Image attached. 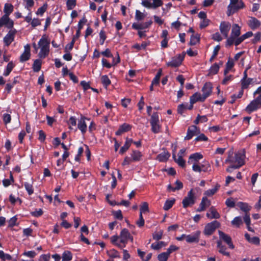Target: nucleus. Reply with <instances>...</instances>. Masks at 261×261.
Segmentation results:
<instances>
[{
    "mask_svg": "<svg viewBox=\"0 0 261 261\" xmlns=\"http://www.w3.org/2000/svg\"><path fill=\"white\" fill-rule=\"evenodd\" d=\"M13 6L11 4L6 3L4 7V12L5 13L4 15H7V16H9V15L13 11Z\"/></svg>",
    "mask_w": 261,
    "mask_h": 261,
    "instance_id": "obj_33",
    "label": "nucleus"
},
{
    "mask_svg": "<svg viewBox=\"0 0 261 261\" xmlns=\"http://www.w3.org/2000/svg\"><path fill=\"white\" fill-rule=\"evenodd\" d=\"M202 168V171L207 172L210 168V165L207 161H203L201 164H199Z\"/></svg>",
    "mask_w": 261,
    "mask_h": 261,
    "instance_id": "obj_45",
    "label": "nucleus"
},
{
    "mask_svg": "<svg viewBox=\"0 0 261 261\" xmlns=\"http://www.w3.org/2000/svg\"><path fill=\"white\" fill-rule=\"evenodd\" d=\"M169 254L167 252H163L160 254H159L158 258L159 261H167Z\"/></svg>",
    "mask_w": 261,
    "mask_h": 261,
    "instance_id": "obj_46",
    "label": "nucleus"
},
{
    "mask_svg": "<svg viewBox=\"0 0 261 261\" xmlns=\"http://www.w3.org/2000/svg\"><path fill=\"white\" fill-rule=\"evenodd\" d=\"M132 143L133 140L132 139L126 138L125 144L120 149L119 153L121 154L124 153L129 148Z\"/></svg>",
    "mask_w": 261,
    "mask_h": 261,
    "instance_id": "obj_30",
    "label": "nucleus"
},
{
    "mask_svg": "<svg viewBox=\"0 0 261 261\" xmlns=\"http://www.w3.org/2000/svg\"><path fill=\"white\" fill-rule=\"evenodd\" d=\"M203 155L200 153H195L193 154H192L189 156V161L188 163L189 164L190 163H193L194 162L198 163V162L202 159Z\"/></svg>",
    "mask_w": 261,
    "mask_h": 261,
    "instance_id": "obj_25",
    "label": "nucleus"
},
{
    "mask_svg": "<svg viewBox=\"0 0 261 261\" xmlns=\"http://www.w3.org/2000/svg\"><path fill=\"white\" fill-rule=\"evenodd\" d=\"M192 165V170L196 172H201L202 171V168L201 166L198 163L194 162Z\"/></svg>",
    "mask_w": 261,
    "mask_h": 261,
    "instance_id": "obj_52",
    "label": "nucleus"
},
{
    "mask_svg": "<svg viewBox=\"0 0 261 261\" xmlns=\"http://www.w3.org/2000/svg\"><path fill=\"white\" fill-rule=\"evenodd\" d=\"M110 239H111V243L113 245H115L116 246H117V247H118L120 249L123 248L122 245L120 242V241L119 242L118 241V240L120 239L119 236L117 235L113 236L111 237Z\"/></svg>",
    "mask_w": 261,
    "mask_h": 261,
    "instance_id": "obj_32",
    "label": "nucleus"
},
{
    "mask_svg": "<svg viewBox=\"0 0 261 261\" xmlns=\"http://www.w3.org/2000/svg\"><path fill=\"white\" fill-rule=\"evenodd\" d=\"M107 254L111 258H120V256L118 251L116 250L113 249L107 251Z\"/></svg>",
    "mask_w": 261,
    "mask_h": 261,
    "instance_id": "obj_38",
    "label": "nucleus"
},
{
    "mask_svg": "<svg viewBox=\"0 0 261 261\" xmlns=\"http://www.w3.org/2000/svg\"><path fill=\"white\" fill-rule=\"evenodd\" d=\"M248 24L252 30H255L260 27L261 23L256 18L252 17L248 20Z\"/></svg>",
    "mask_w": 261,
    "mask_h": 261,
    "instance_id": "obj_21",
    "label": "nucleus"
},
{
    "mask_svg": "<svg viewBox=\"0 0 261 261\" xmlns=\"http://www.w3.org/2000/svg\"><path fill=\"white\" fill-rule=\"evenodd\" d=\"M244 40V39L242 36H239L236 38H234L233 39V41L232 42V45L233 44H234L235 45L237 46V45H239Z\"/></svg>",
    "mask_w": 261,
    "mask_h": 261,
    "instance_id": "obj_54",
    "label": "nucleus"
},
{
    "mask_svg": "<svg viewBox=\"0 0 261 261\" xmlns=\"http://www.w3.org/2000/svg\"><path fill=\"white\" fill-rule=\"evenodd\" d=\"M72 253L68 250L64 251L62 254V261H71L72 259Z\"/></svg>",
    "mask_w": 261,
    "mask_h": 261,
    "instance_id": "obj_31",
    "label": "nucleus"
},
{
    "mask_svg": "<svg viewBox=\"0 0 261 261\" xmlns=\"http://www.w3.org/2000/svg\"><path fill=\"white\" fill-rule=\"evenodd\" d=\"M151 130L153 133L158 134L160 132L161 126L159 124V118L157 113L152 115L150 119Z\"/></svg>",
    "mask_w": 261,
    "mask_h": 261,
    "instance_id": "obj_5",
    "label": "nucleus"
},
{
    "mask_svg": "<svg viewBox=\"0 0 261 261\" xmlns=\"http://www.w3.org/2000/svg\"><path fill=\"white\" fill-rule=\"evenodd\" d=\"M14 22L10 19L7 15H4L0 19V28L5 26L8 29H12L13 27Z\"/></svg>",
    "mask_w": 261,
    "mask_h": 261,
    "instance_id": "obj_12",
    "label": "nucleus"
},
{
    "mask_svg": "<svg viewBox=\"0 0 261 261\" xmlns=\"http://www.w3.org/2000/svg\"><path fill=\"white\" fill-rule=\"evenodd\" d=\"M23 255L31 258H33L36 256V253L34 251H29L24 252Z\"/></svg>",
    "mask_w": 261,
    "mask_h": 261,
    "instance_id": "obj_64",
    "label": "nucleus"
},
{
    "mask_svg": "<svg viewBox=\"0 0 261 261\" xmlns=\"http://www.w3.org/2000/svg\"><path fill=\"white\" fill-rule=\"evenodd\" d=\"M132 128L131 125L127 123H124L120 126L118 130L116 132V135L119 136L122 134L127 132L130 130Z\"/></svg>",
    "mask_w": 261,
    "mask_h": 261,
    "instance_id": "obj_23",
    "label": "nucleus"
},
{
    "mask_svg": "<svg viewBox=\"0 0 261 261\" xmlns=\"http://www.w3.org/2000/svg\"><path fill=\"white\" fill-rule=\"evenodd\" d=\"M198 133H199V130L198 128L195 125H192L188 129L187 136L185 137V140H190Z\"/></svg>",
    "mask_w": 261,
    "mask_h": 261,
    "instance_id": "obj_16",
    "label": "nucleus"
},
{
    "mask_svg": "<svg viewBox=\"0 0 261 261\" xmlns=\"http://www.w3.org/2000/svg\"><path fill=\"white\" fill-rule=\"evenodd\" d=\"M175 202V200H167L164 205L163 208L165 211H168L169 210L173 205Z\"/></svg>",
    "mask_w": 261,
    "mask_h": 261,
    "instance_id": "obj_44",
    "label": "nucleus"
},
{
    "mask_svg": "<svg viewBox=\"0 0 261 261\" xmlns=\"http://www.w3.org/2000/svg\"><path fill=\"white\" fill-rule=\"evenodd\" d=\"M200 233V231L198 230L190 234L187 235L186 237V242L189 243L198 242Z\"/></svg>",
    "mask_w": 261,
    "mask_h": 261,
    "instance_id": "obj_13",
    "label": "nucleus"
},
{
    "mask_svg": "<svg viewBox=\"0 0 261 261\" xmlns=\"http://www.w3.org/2000/svg\"><path fill=\"white\" fill-rule=\"evenodd\" d=\"M130 155L133 162L140 161L142 156L141 152L138 150H133Z\"/></svg>",
    "mask_w": 261,
    "mask_h": 261,
    "instance_id": "obj_28",
    "label": "nucleus"
},
{
    "mask_svg": "<svg viewBox=\"0 0 261 261\" xmlns=\"http://www.w3.org/2000/svg\"><path fill=\"white\" fill-rule=\"evenodd\" d=\"M244 7V4L242 1L230 0V4L227 7V15L229 16L239 9L243 8Z\"/></svg>",
    "mask_w": 261,
    "mask_h": 261,
    "instance_id": "obj_3",
    "label": "nucleus"
},
{
    "mask_svg": "<svg viewBox=\"0 0 261 261\" xmlns=\"http://www.w3.org/2000/svg\"><path fill=\"white\" fill-rule=\"evenodd\" d=\"M15 33V30H11L4 37V42L7 46L9 45L14 40Z\"/></svg>",
    "mask_w": 261,
    "mask_h": 261,
    "instance_id": "obj_19",
    "label": "nucleus"
},
{
    "mask_svg": "<svg viewBox=\"0 0 261 261\" xmlns=\"http://www.w3.org/2000/svg\"><path fill=\"white\" fill-rule=\"evenodd\" d=\"M219 187L220 185H217L214 188L206 191L204 194L206 196H212L217 192Z\"/></svg>",
    "mask_w": 261,
    "mask_h": 261,
    "instance_id": "obj_37",
    "label": "nucleus"
},
{
    "mask_svg": "<svg viewBox=\"0 0 261 261\" xmlns=\"http://www.w3.org/2000/svg\"><path fill=\"white\" fill-rule=\"evenodd\" d=\"M145 17V15L138 10L136 11L135 19L137 20H141Z\"/></svg>",
    "mask_w": 261,
    "mask_h": 261,
    "instance_id": "obj_50",
    "label": "nucleus"
},
{
    "mask_svg": "<svg viewBox=\"0 0 261 261\" xmlns=\"http://www.w3.org/2000/svg\"><path fill=\"white\" fill-rule=\"evenodd\" d=\"M41 66V61L40 60H36L33 65V70L35 72H38L40 70Z\"/></svg>",
    "mask_w": 261,
    "mask_h": 261,
    "instance_id": "obj_42",
    "label": "nucleus"
},
{
    "mask_svg": "<svg viewBox=\"0 0 261 261\" xmlns=\"http://www.w3.org/2000/svg\"><path fill=\"white\" fill-rule=\"evenodd\" d=\"M231 223L233 226L239 228L243 224V220L240 216H238L236 217Z\"/></svg>",
    "mask_w": 261,
    "mask_h": 261,
    "instance_id": "obj_34",
    "label": "nucleus"
},
{
    "mask_svg": "<svg viewBox=\"0 0 261 261\" xmlns=\"http://www.w3.org/2000/svg\"><path fill=\"white\" fill-rule=\"evenodd\" d=\"M261 107V96H257L255 99L252 100L246 108V111L250 113L257 110Z\"/></svg>",
    "mask_w": 261,
    "mask_h": 261,
    "instance_id": "obj_6",
    "label": "nucleus"
},
{
    "mask_svg": "<svg viewBox=\"0 0 261 261\" xmlns=\"http://www.w3.org/2000/svg\"><path fill=\"white\" fill-rule=\"evenodd\" d=\"M199 41V38L197 35H192L191 37L190 44L191 45H195Z\"/></svg>",
    "mask_w": 261,
    "mask_h": 261,
    "instance_id": "obj_51",
    "label": "nucleus"
},
{
    "mask_svg": "<svg viewBox=\"0 0 261 261\" xmlns=\"http://www.w3.org/2000/svg\"><path fill=\"white\" fill-rule=\"evenodd\" d=\"M218 233L220 239L224 241L228 245L229 248L231 249L234 248V246L230 236L220 230L218 231Z\"/></svg>",
    "mask_w": 261,
    "mask_h": 261,
    "instance_id": "obj_15",
    "label": "nucleus"
},
{
    "mask_svg": "<svg viewBox=\"0 0 261 261\" xmlns=\"http://www.w3.org/2000/svg\"><path fill=\"white\" fill-rule=\"evenodd\" d=\"M74 42H75L74 38H73L72 40L71 41V42L70 43H69L66 45L65 48V51L66 53L69 52L70 50H71L73 48Z\"/></svg>",
    "mask_w": 261,
    "mask_h": 261,
    "instance_id": "obj_55",
    "label": "nucleus"
},
{
    "mask_svg": "<svg viewBox=\"0 0 261 261\" xmlns=\"http://www.w3.org/2000/svg\"><path fill=\"white\" fill-rule=\"evenodd\" d=\"M76 4V0H67L66 7L68 10H72L74 8Z\"/></svg>",
    "mask_w": 261,
    "mask_h": 261,
    "instance_id": "obj_41",
    "label": "nucleus"
},
{
    "mask_svg": "<svg viewBox=\"0 0 261 261\" xmlns=\"http://www.w3.org/2000/svg\"><path fill=\"white\" fill-rule=\"evenodd\" d=\"M14 67L15 64L12 62H10L4 70L3 75L5 76H8Z\"/></svg>",
    "mask_w": 261,
    "mask_h": 261,
    "instance_id": "obj_35",
    "label": "nucleus"
},
{
    "mask_svg": "<svg viewBox=\"0 0 261 261\" xmlns=\"http://www.w3.org/2000/svg\"><path fill=\"white\" fill-rule=\"evenodd\" d=\"M226 205L229 207H233L235 206V202L232 198H228L225 201Z\"/></svg>",
    "mask_w": 261,
    "mask_h": 261,
    "instance_id": "obj_61",
    "label": "nucleus"
},
{
    "mask_svg": "<svg viewBox=\"0 0 261 261\" xmlns=\"http://www.w3.org/2000/svg\"><path fill=\"white\" fill-rule=\"evenodd\" d=\"M220 226V223L217 221H214L211 223H207L204 228L203 233L204 234L209 236L212 234L216 228Z\"/></svg>",
    "mask_w": 261,
    "mask_h": 261,
    "instance_id": "obj_9",
    "label": "nucleus"
},
{
    "mask_svg": "<svg viewBox=\"0 0 261 261\" xmlns=\"http://www.w3.org/2000/svg\"><path fill=\"white\" fill-rule=\"evenodd\" d=\"M24 187L27 191L28 194L29 195H31L33 193V189L32 185L30 184L28 182H25L24 184Z\"/></svg>",
    "mask_w": 261,
    "mask_h": 261,
    "instance_id": "obj_56",
    "label": "nucleus"
},
{
    "mask_svg": "<svg viewBox=\"0 0 261 261\" xmlns=\"http://www.w3.org/2000/svg\"><path fill=\"white\" fill-rule=\"evenodd\" d=\"M220 68V66L217 64L215 63L213 64L210 69L209 74H216L219 71Z\"/></svg>",
    "mask_w": 261,
    "mask_h": 261,
    "instance_id": "obj_40",
    "label": "nucleus"
},
{
    "mask_svg": "<svg viewBox=\"0 0 261 261\" xmlns=\"http://www.w3.org/2000/svg\"><path fill=\"white\" fill-rule=\"evenodd\" d=\"M195 200V194L193 192V190H191L185 197L182 202L183 207L186 208L188 206H191L194 204Z\"/></svg>",
    "mask_w": 261,
    "mask_h": 261,
    "instance_id": "obj_10",
    "label": "nucleus"
},
{
    "mask_svg": "<svg viewBox=\"0 0 261 261\" xmlns=\"http://www.w3.org/2000/svg\"><path fill=\"white\" fill-rule=\"evenodd\" d=\"M68 124L69 125V128L71 129V126H75L76 125V119L75 117L71 116L70 117L68 122Z\"/></svg>",
    "mask_w": 261,
    "mask_h": 261,
    "instance_id": "obj_53",
    "label": "nucleus"
},
{
    "mask_svg": "<svg viewBox=\"0 0 261 261\" xmlns=\"http://www.w3.org/2000/svg\"><path fill=\"white\" fill-rule=\"evenodd\" d=\"M165 244L163 242H159L158 243H152L151 244V248L154 250H158L161 248L163 246H165Z\"/></svg>",
    "mask_w": 261,
    "mask_h": 261,
    "instance_id": "obj_49",
    "label": "nucleus"
},
{
    "mask_svg": "<svg viewBox=\"0 0 261 261\" xmlns=\"http://www.w3.org/2000/svg\"><path fill=\"white\" fill-rule=\"evenodd\" d=\"M31 214L32 216L38 217L41 216L43 214V211L41 209L39 208L35 210L34 212H31Z\"/></svg>",
    "mask_w": 261,
    "mask_h": 261,
    "instance_id": "obj_62",
    "label": "nucleus"
},
{
    "mask_svg": "<svg viewBox=\"0 0 261 261\" xmlns=\"http://www.w3.org/2000/svg\"><path fill=\"white\" fill-rule=\"evenodd\" d=\"M176 147L173 150L172 156L173 158L174 159V161L176 163H177L179 166L184 167L185 166V161L182 159L183 156L180 155L178 156L177 158L176 157Z\"/></svg>",
    "mask_w": 261,
    "mask_h": 261,
    "instance_id": "obj_24",
    "label": "nucleus"
},
{
    "mask_svg": "<svg viewBox=\"0 0 261 261\" xmlns=\"http://www.w3.org/2000/svg\"><path fill=\"white\" fill-rule=\"evenodd\" d=\"M11 120V117L10 114H4L3 115V121L4 123L7 124L10 122Z\"/></svg>",
    "mask_w": 261,
    "mask_h": 261,
    "instance_id": "obj_60",
    "label": "nucleus"
},
{
    "mask_svg": "<svg viewBox=\"0 0 261 261\" xmlns=\"http://www.w3.org/2000/svg\"><path fill=\"white\" fill-rule=\"evenodd\" d=\"M120 242L123 246V248L126 246L128 241L130 240L132 242L133 241V237L131 236L129 231L126 229H123L120 232Z\"/></svg>",
    "mask_w": 261,
    "mask_h": 261,
    "instance_id": "obj_7",
    "label": "nucleus"
},
{
    "mask_svg": "<svg viewBox=\"0 0 261 261\" xmlns=\"http://www.w3.org/2000/svg\"><path fill=\"white\" fill-rule=\"evenodd\" d=\"M253 81V79L251 78L242 79L241 81L242 89H244L247 88L249 85L252 83Z\"/></svg>",
    "mask_w": 261,
    "mask_h": 261,
    "instance_id": "obj_36",
    "label": "nucleus"
},
{
    "mask_svg": "<svg viewBox=\"0 0 261 261\" xmlns=\"http://www.w3.org/2000/svg\"><path fill=\"white\" fill-rule=\"evenodd\" d=\"M205 99L204 98L202 95H201L200 93L198 92H196L190 97V103L192 104V105L189 108V109L192 108V104L198 101H203Z\"/></svg>",
    "mask_w": 261,
    "mask_h": 261,
    "instance_id": "obj_20",
    "label": "nucleus"
},
{
    "mask_svg": "<svg viewBox=\"0 0 261 261\" xmlns=\"http://www.w3.org/2000/svg\"><path fill=\"white\" fill-rule=\"evenodd\" d=\"M170 153L167 151H164L163 152L158 155L156 159L160 162H165L170 157Z\"/></svg>",
    "mask_w": 261,
    "mask_h": 261,
    "instance_id": "obj_29",
    "label": "nucleus"
},
{
    "mask_svg": "<svg viewBox=\"0 0 261 261\" xmlns=\"http://www.w3.org/2000/svg\"><path fill=\"white\" fill-rule=\"evenodd\" d=\"M237 206L246 214L248 213L251 208V206L249 205L247 203L243 202H238L237 203Z\"/></svg>",
    "mask_w": 261,
    "mask_h": 261,
    "instance_id": "obj_26",
    "label": "nucleus"
},
{
    "mask_svg": "<svg viewBox=\"0 0 261 261\" xmlns=\"http://www.w3.org/2000/svg\"><path fill=\"white\" fill-rule=\"evenodd\" d=\"M38 45L40 48L39 56L41 58H45L49 51V42L45 36H43L38 42Z\"/></svg>",
    "mask_w": 261,
    "mask_h": 261,
    "instance_id": "obj_2",
    "label": "nucleus"
},
{
    "mask_svg": "<svg viewBox=\"0 0 261 261\" xmlns=\"http://www.w3.org/2000/svg\"><path fill=\"white\" fill-rule=\"evenodd\" d=\"M184 58V55L179 54L173 57L170 62L167 63L168 66L172 67H176L180 66Z\"/></svg>",
    "mask_w": 261,
    "mask_h": 261,
    "instance_id": "obj_11",
    "label": "nucleus"
},
{
    "mask_svg": "<svg viewBox=\"0 0 261 261\" xmlns=\"http://www.w3.org/2000/svg\"><path fill=\"white\" fill-rule=\"evenodd\" d=\"M209 20L207 18L202 20L199 25L200 28L203 29L206 27L209 24Z\"/></svg>",
    "mask_w": 261,
    "mask_h": 261,
    "instance_id": "obj_63",
    "label": "nucleus"
},
{
    "mask_svg": "<svg viewBox=\"0 0 261 261\" xmlns=\"http://www.w3.org/2000/svg\"><path fill=\"white\" fill-rule=\"evenodd\" d=\"M163 4L162 0H143L141 2V5L147 8L155 9L157 8L162 6Z\"/></svg>",
    "mask_w": 261,
    "mask_h": 261,
    "instance_id": "obj_8",
    "label": "nucleus"
},
{
    "mask_svg": "<svg viewBox=\"0 0 261 261\" xmlns=\"http://www.w3.org/2000/svg\"><path fill=\"white\" fill-rule=\"evenodd\" d=\"M77 126L83 134L86 132L87 127L85 121V118L82 117L79 120Z\"/></svg>",
    "mask_w": 261,
    "mask_h": 261,
    "instance_id": "obj_27",
    "label": "nucleus"
},
{
    "mask_svg": "<svg viewBox=\"0 0 261 261\" xmlns=\"http://www.w3.org/2000/svg\"><path fill=\"white\" fill-rule=\"evenodd\" d=\"M175 187L174 188H172V191H175L176 190H178L179 189H181L182 188V184L181 182H180L179 180H176L175 183Z\"/></svg>",
    "mask_w": 261,
    "mask_h": 261,
    "instance_id": "obj_58",
    "label": "nucleus"
},
{
    "mask_svg": "<svg viewBox=\"0 0 261 261\" xmlns=\"http://www.w3.org/2000/svg\"><path fill=\"white\" fill-rule=\"evenodd\" d=\"M148 210L149 208L148 203L146 202H143L140 207V214H141V215H142L143 213H145V212H148Z\"/></svg>",
    "mask_w": 261,
    "mask_h": 261,
    "instance_id": "obj_48",
    "label": "nucleus"
},
{
    "mask_svg": "<svg viewBox=\"0 0 261 261\" xmlns=\"http://www.w3.org/2000/svg\"><path fill=\"white\" fill-rule=\"evenodd\" d=\"M212 84L211 83H206L202 89V95L205 99L208 97L212 92Z\"/></svg>",
    "mask_w": 261,
    "mask_h": 261,
    "instance_id": "obj_18",
    "label": "nucleus"
},
{
    "mask_svg": "<svg viewBox=\"0 0 261 261\" xmlns=\"http://www.w3.org/2000/svg\"><path fill=\"white\" fill-rule=\"evenodd\" d=\"M101 81L103 86L107 88L111 84V81L107 75H102L101 77Z\"/></svg>",
    "mask_w": 261,
    "mask_h": 261,
    "instance_id": "obj_43",
    "label": "nucleus"
},
{
    "mask_svg": "<svg viewBox=\"0 0 261 261\" xmlns=\"http://www.w3.org/2000/svg\"><path fill=\"white\" fill-rule=\"evenodd\" d=\"M206 216L211 219H219L220 217V214L213 206L210 208L208 212L206 213Z\"/></svg>",
    "mask_w": 261,
    "mask_h": 261,
    "instance_id": "obj_22",
    "label": "nucleus"
},
{
    "mask_svg": "<svg viewBox=\"0 0 261 261\" xmlns=\"http://www.w3.org/2000/svg\"><path fill=\"white\" fill-rule=\"evenodd\" d=\"M212 39L216 41H220L222 40V38L219 33L217 32L213 34Z\"/></svg>",
    "mask_w": 261,
    "mask_h": 261,
    "instance_id": "obj_59",
    "label": "nucleus"
},
{
    "mask_svg": "<svg viewBox=\"0 0 261 261\" xmlns=\"http://www.w3.org/2000/svg\"><path fill=\"white\" fill-rule=\"evenodd\" d=\"M46 9H47V5L46 4H44L43 6H42L41 7L39 8L37 12H36V14L37 15H42L45 12V11L46 10Z\"/></svg>",
    "mask_w": 261,
    "mask_h": 261,
    "instance_id": "obj_57",
    "label": "nucleus"
},
{
    "mask_svg": "<svg viewBox=\"0 0 261 261\" xmlns=\"http://www.w3.org/2000/svg\"><path fill=\"white\" fill-rule=\"evenodd\" d=\"M200 205H201L204 208H206L211 205V201L206 198V197H203L200 202Z\"/></svg>",
    "mask_w": 261,
    "mask_h": 261,
    "instance_id": "obj_47",
    "label": "nucleus"
},
{
    "mask_svg": "<svg viewBox=\"0 0 261 261\" xmlns=\"http://www.w3.org/2000/svg\"><path fill=\"white\" fill-rule=\"evenodd\" d=\"M217 247L219 248V251L221 253L227 256L229 255V253L226 251V248L222 245L220 241L217 242Z\"/></svg>",
    "mask_w": 261,
    "mask_h": 261,
    "instance_id": "obj_39",
    "label": "nucleus"
},
{
    "mask_svg": "<svg viewBox=\"0 0 261 261\" xmlns=\"http://www.w3.org/2000/svg\"><path fill=\"white\" fill-rule=\"evenodd\" d=\"M30 46L29 44H27L24 46V51L20 57V61L23 62L28 61L30 59Z\"/></svg>",
    "mask_w": 261,
    "mask_h": 261,
    "instance_id": "obj_17",
    "label": "nucleus"
},
{
    "mask_svg": "<svg viewBox=\"0 0 261 261\" xmlns=\"http://www.w3.org/2000/svg\"><path fill=\"white\" fill-rule=\"evenodd\" d=\"M231 27L230 23L228 22L223 21L220 25V31L225 38L228 37V32Z\"/></svg>",
    "mask_w": 261,
    "mask_h": 261,
    "instance_id": "obj_14",
    "label": "nucleus"
},
{
    "mask_svg": "<svg viewBox=\"0 0 261 261\" xmlns=\"http://www.w3.org/2000/svg\"><path fill=\"white\" fill-rule=\"evenodd\" d=\"M241 34V28L237 24H233L232 25L230 35L227 38L226 46H230L232 45V42L234 38L240 36Z\"/></svg>",
    "mask_w": 261,
    "mask_h": 261,
    "instance_id": "obj_4",
    "label": "nucleus"
},
{
    "mask_svg": "<svg viewBox=\"0 0 261 261\" xmlns=\"http://www.w3.org/2000/svg\"><path fill=\"white\" fill-rule=\"evenodd\" d=\"M245 151L244 149L239 150L236 154L234 158L230 156V153L225 160V163L235 164L239 168L245 163Z\"/></svg>",
    "mask_w": 261,
    "mask_h": 261,
    "instance_id": "obj_1",
    "label": "nucleus"
}]
</instances>
